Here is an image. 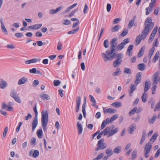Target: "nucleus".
Returning <instances> with one entry per match:
<instances>
[{"label":"nucleus","mask_w":160,"mask_h":160,"mask_svg":"<svg viewBox=\"0 0 160 160\" xmlns=\"http://www.w3.org/2000/svg\"><path fill=\"white\" fill-rule=\"evenodd\" d=\"M145 27L142 32V34L139 35L135 40L136 45L139 44L142 39H144L147 36L149 32L152 29L154 23L152 22V18L148 17L144 23Z\"/></svg>","instance_id":"f257e3e1"},{"label":"nucleus","mask_w":160,"mask_h":160,"mask_svg":"<svg viewBox=\"0 0 160 160\" xmlns=\"http://www.w3.org/2000/svg\"><path fill=\"white\" fill-rule=\"evenodd\" d=\"M117 38H114L111 40L110 42V49L111 50H108L106 51V53H102V56L104 61L106 62L108 60L111 61L114 58L115 56V52H114L115 50V48L117 45Z\"/></svg>","instance_id":"f03ea898"},{"label":"nucleus","mask_w":160,"mask_h":160,"mask_svg":"<svg viewBox=\"0 0 160 160\" xmlns=\"http://www.w3.org/2000/svg\"><path fill=\"white\" fill-rule=\"evenodd\" d=\"M41 123L44 132L47 130V127L48 122V112L47 110H42L41 112Z\"/></svg>","instance_id":"7ed1b4c3"},{"label":"nucleus","mask_w":160,"mask_h":160,"mask_svg":"<svg viewBox=\"0 0 160 160\" xmlns=\"http://www.w3.org/2000/svg\"><path fill=\"white\" fill-rule=\"evenodd\" d=\"M33 111L35 113V116L34 117L32 123V131L33 132L38 125V120L37 115L38 112L37 109V104H36L33 108Z\"/></svg>","instance_id":"20e7f679"},{"label":"nucleus","mask_w":160,"mask_h":160,"mask_svg":"<svg viewBox=\"0 0 160 160\" xmlns=\"http://www.w3.org/2000/svg\"><path fill=\"white\" fill-rule=\"evenodd\" d=\"M152 147V144L150 142H148L144 147V156L146 158L149 156V153Z\"/></svg>","instance_id":"39448f33"},{"label":"nucleus","mask_w":160,"mask_h":160,"mask_svg":"<svg viewBox=\"0 0 160 160\" xmlns=\"http://www.w3.org/2000/svg\"><path fill=\"white\" fill-rule=\"evenodd\" d=\"M104 140L102 139L99 140L97 144L98 147L95 149L96 151L100 149H103L107 147V144L104 142Z\"/></svg>","instance_id":"423d86ee"},{"label":"nucleus","mask_w":160,"mask_h":160,"mask_svg":"<svg viewBox=\"0 0 160 160\" xmlns=\"http://www.w3.org/2000/svg\"><path fill=\"white\" fill-rule=\"evenodd\" d=\"M129 42L128 38H126L123 40L122 42L119 44L117 47L116 49L117 51H120Z\"/></svg>","instance_id":"0eeeda50"},{"label":"nucleus","mask_w":160,"mask_h":160,"mask_svg":"<svg viewBox=\"0 0 160 160\" xmlns=\"http://www.w3.org/2000/svg\"><path fill=\"white\" fill-rule=\"evenodd\" d=\"M114 125H112L109 127H107L105 129H104L102 132L104 136L109 135L111 131L114 128Z\"/></svg>","instance_id":"6e6552de"},{"label":"nucleus","mask_w":160,"mask_h":160,"mask_svg":"<svg viewBox=\"0 0 160 160\" xmlns=\"http://www.w3.org/2000/svg\"><path fill=\"white\" fill-rule=\"evenodd\" d=\"M158 30V27H155L153 29V30L152 33L150 36L149 37V38L148 40V42H151L152 40H153L156 34V33L157 32Z\"/></svg>","instance_id":"1a4fd4ad"},{"label":"nucleus","mask_w":160,"mask_h":160,"mask_svg":"<svg viewBox=\"0 0 160 160\" xmlns=\"http://www.w3.org/2000/svg\"><path fill=\"white\" fill-rule=\"evenodd\" d=\"M41 59L40 58H34L31 60L26 61L25 63L26 64H29L32 63H35L37 62H40Z\"/></svg>","instance_id":"9d476101"},{"label":"nucleus","mask_w":160,"mask_h":160,"mask_svg":"<svg viewBox=\"0 0 160 160\" xmlns=\"http://www.w3.org/2000/svg\"><path fill=\"white\" fill-rule=\"evenodd\" d=\"M42 24H37L28 27V28L32 30H37L40 28L42 26Z\"/></svg>","instance_id":"9b49d317"},{"label":"nucleus","mask_w":160,"mask_h":160,"mask_svg":"<svg viewBox=\"0 0 160 160\" xmlns=\"http://www.w3.org/2000/svg\"><path fill=\"white\" fill-rule=\"evenodd\" d=\"M76 102L77 105L76 106V112H78L79 110V107L81 103V98L79 96H78L76 98Z\"/></svg>","instance_id":"f8f14e48"},{"label":"nucleus","mask_w":160,"mask_h":160,"mask_svg":"<svg viewBox=\"0 0 160 160\" xmlns=\"http://www.w3.org/2000/svg\"><path fill=\"white\" fill-rule=\"evenodd\" d=\"M39 153L38 150H35L34 151L31 150L29 152V155L30 156L32 155L34 158H36L39 156Z\"/></svg>","instance_id":"ddd939ff"},{"label":"nucleus","mask_w":160,"mask_h":160,"mask_svg":"<svg viewBox=\"0 0 160 160\" xmlns=\"http://www.w3.org/2000/svg\"><path fill=\"white\" fill-rule=\"evenodd\" d=\"M8 86L7 82L2 78H0V88L2 89L5 88Z\"/></svg>","instance_id":"4468645a"},{"label":"nucleus","mask_w":160,"mask_h":160,"mask_svg":"<svg viewBox=\"0 0 160 160\" xmlns=\"http://www.w3.org/2000/svg\"><path fill=\"white\" fill-rule=\"evenodd\" d=\"M77 128L78 129V132L79 135L81 134L83 131V128L82 125L81 123L79 122H78L77 124Z\"/></svg>","instance_id":"2eb2a0df"},{"label":"nucleus","mask_w":160,"mask_h":160,"mask_svg":"<svg viewBox=\"0 0 160 160\" xmlns=\"http://www.w3.org/2000/svg\"><path fill=\"white\" fill-rule=\"evenodd\" d=\"M103 112L104 113H113L116 112V110L115 109H112L111 108L106 109L105 108H103Z\"/></svg>","instance_id":"dca6fc26"},{"label":"nucleus","mask_w":160,"mask_h":160,"mask_svg":"<svg viewBox=\"0 0 160 160\" xmlns=\"http://www.w3.org/2000/svg\"><path fill=\"white\" fill-rule=\"evenodd\" d=\"M141 80V74L140 72L136 74V80L134 82L135 84L137 86Z\"/></svg>","instance_id":"f3484780"},{"label":"nucleus","mask_w":160,"mask_h":160,"mask_svg":"<svg viewBox=\"0 0 160 160\" xmlns=\"http://www.w3.org/2000/svg\"><path fill=\"white\" fill-rule=\"evenodd\" d=\"M0 22L1 24V28L3 32L6 33L7 32V30L5 27L3 19L2 18L0 19Z\"/></svg>","instance_id":"a211bd4d"},{"label":"nucleus","mask_w":160,"mask_h":160,"mask_svg":"<svg viewBox=\"0 0 160 160\" xmlns=\"http://www.w3.org/2000/svg\"><path fill=\"white\" fill-rule=\"evenodd\" d=\"M28 81V78L25 77H22L18 81V84L21 85L25 83Z\"/></svg>","instance_id":"6ab92c4d"},{"label":"nucleus","mask_w":160,"mask_h":160,"mask_svg":"<svg viewBox=\"0 0 160 160\" xmlns=\"http://www.w3.org/2000/svg\"><path fill=\"white\" fill-rule=\"evenodd\" d=\"M122 59L117 58L113 63V66L114 68H116L118 65H120L122 62Z\"/></svg>","instance_id":"aec40b11"},{"label":"nucleus","mask_w":160,"mask_h":160,"mask_svg":"<svg viewBox=\"0 0 160 160\" xmlns=\"http://www.w3.org/2000/svg\"><path fill=\"white\" fill-rule=\"evenodd\" d=\"M154 4H152V3H150L149 4V7L147 8H146V14L148 15L149 14V12H152V8L154 7Z\"/></svg>","instance_id":"412c9836"},{"label":"nucleus","mask_w":160,"mask_h":160,"mask_svg":"<svg viewBox=\"0 0 160 160\" xmlns=\"http://www.w3.org/2000/svg\"><path fill=\"white\" fill-rule=\"evenodd\" d=\"M62 8V6H60L56 8V9L54 10L53 9H50L49 12V13L50 14L53 15L54 14L58 12Z\"/></svg>","instance_id":"4be33fe9"},{"label":"nucleus","mask_w":160,"mask_h":160,"mask_svg":"<svg viewBox=\"0 0 160 160\" xmlns=\"http://www.w3.org/2000/svg\"><path fill=\"white\" fill-rule=\"evenodd\" d=\"M136 128V126L134 124H132L128 128V131L130 134L133 133V131L135 130Z\"/></svg>","instance_id":"5701e85b"},{"label":"nucleus","mask_w":160,"mask_h":160,"mask_svg":"<svg viewBox=\"0 0 160 160\" xmlns=\"http://www.w3.org/2000/svg\"><path fill=\"white\" fill-rule=\"evenodd\" d=\"M133 45H131L129 46L128 47L126 53L129 57H130L132 55V53H131V52L132 50L133 49Z\"/></svg>","instance_id":"b1692460"},{"label":"nucleus","mask_w":160,"mask_h":160,"mask_svg":"<svg viewBox=\"0 0 160 160\" xmlns=\"http://www.w3.org/2000/svg\"><path fill=\"white\" fill-rule=\"evenodd\" d=\"M136 85L133 84H131L130 88V89L129 92V95L131 96L132 95V93L135 90L136 88Z\"/></svg>","instance_id":"393cba45"},{"label":"nucleus","mask_w":160,"mask_h":160,"mask_svg":"<svg viewBox=\"0 0 160 160\" xmlns=\"http://www.w3.org/2000/svg\"><path fill=\"white\" fill-rule=\"evenodd\" d=\"M42 100H49L50 99V96L48 94L45 93L41 94L40 96Z\"/></svg>","instance_id":"a878e982"},{"label":"nucleus","mask_w":160,"mask_h":160,"mask_svg":"<svg viewBox=\"0 0 160 160\" xmlns=\"http://www.w3.org/2000/svg\"><path fill=\"white\" fill-rule=\"evenodd\" d=\"M158 136V133L157 132H155L153 134L150 140V141L152 142L151 144L155 142V140L157 139Z\"/></svg>","instance_id":"bb28decb"},{"label":"nucleus","mask_w":160,"mask_h":160,"mask_svg":"<svg viewBox=\"0 0 160 160\" xmlns=\"http://www.w3.org/2000/svg\"><path fill=\"white\" fill-rule=\"evenodd\" d=\"M105 153L107 154V155L109 157L112 155L113 154L112 149L110 148H108L106 149Z\"/></svg>","instance_id":"cd10ccee"},{"label":"nucleus","mask_w":160,"mask_h":160,"mask_svg":"<svg viewBox=\"0 0 160 160\" xmlns=\"http://www.w3.org/2000/svg\"><path fill=\"white\" fill-rule=\"evenodd\" d=\"M121 73V71L119 68H117L115 72H114L112 73L113 76L115 77L119 75Z\"/></svg>","instance_id":"c85d7f7f"},{"label":"nucleus","mask_w":160,"mask_h":160,"mask_svg":"<svg viewBox=\"0 0 160 160\" xmlns=\"http://www.w3.org/2000/svg\"><path fill=\"white\" fill-rule=\"evenodd\" d=\"M145 49V47L143 46L142 47L138 54V57L140 58L143 55V52Z\"/></svg>","instance_id":"c756f323"},{"label":"nucleus","mask_w":160,"mask_h":160,"mask_svg":"<svg viewBox=\"0 0 160 160\" xmlns=\"http://www.w3.org/2000/svg\"><path fill=\"white\" fill-rule=\"evenodd\" d=\"M38 137L39 138H41L43 136V132L42 129H38L37 132Z\"/></svg>","instance_id":"7c9ffc66"},{"label":"nucleus","mask_w":160,"mask_h":160,"mask_svg":"<svg viewBox=\"0 0 160 160\" xmlns=\"http://www.w3.org/2000/svg\"><path fill=\"white\" fill-rule=\"evenodd\" d=\"M146 133L145 132H143L142 134V136L141 138L139 144L140 145H142L143 142L146 139Z\"/></svg>","instance_id":"2f4dec72"},{"label":"nucleus","mask_w":160,"mask_h":160,"mask_svg":"<svg viewBox=\"0 0 160 160\" xmlns=\"http://www.w3.org/2000/svg\"><path fill=\"white\" fill-rule=\"evenodd\" d=\"M10 95L11 97L13 98L19 96L18 94L17 93V92L14 90H12Z\"/></svg>","instance_id":"473e14b6"},{"label":"nucleus","mask_w":160,"mask_h":160,"mask_svg":"<svg viewBox=\"0 0 160 160\" xmlns=\"http://www.w3.org/2000/svg\"><path fill=\"white\" fill-rule=\"evenodd\" d=\"M157 118V115L156 114L154 115L152 118L148 120L149 123L150 124H152L156 120Z\"/></svg>","instance_id":"72a5a7b5"},{"label":"nucleus","mask_w":160,"mask_h":160,"mask_svg":"<svg viewBox=\"0 0 160 160\" xmlns=\"http://www.w3.org/2000/svg\"><path fill=\"white\" fill-rule=\"evenodd\" d=\"M79 27L77 28L76 29L72 30L71 31H69L68 32V33L69 34H73L76 33L79 31Z\"/></svg>","instance_id":"f704fd0d"},{"label":"nucleus","mask_w":160,"mask_h":160,"mask_svg":"<svg viewBox=\"0 0 160 160\" xmlns=\"http://www.w3.org/2000/svg\"><path fill=\"white\" fill-rule=\"evenodd\" d=\"M118 129L117 128H116L114 129H112L110 133H109V135H108V137L112 136L114 134L118 131Z\"/></svg>","instance_id":"c9c22d12"},{"label":"nucleus","mask_w":160,"mask_h":160,"mask_svg":"<svg viewBox=\"0 0 160 160\" xmlns=\"http://www.w3.org/2000/svg\"><path fill=\"white\" fill-rule=\"evenodd\" d=\"M150 88L149 82L147 81H146L145 83V86L144 88V92H146Z\"/></svg>","instance_id":"e433bc0d"},{"label":"nucleus","mask_w":160,"mask_h":160,"mask_svg":"<svg viewBox=\"0 0 160 160\" xmlns=\"http://www.w3.org/2000/svg\"><path fill=\"white\" fill-rule=\"evenodd\" d=\"M155 50V48L154 47H153L149 51V54H148V57L149 58V62H150V60L151 58L153 55L154 51Z\"/></svg>","instance_id":"4c0bfd02"},{"label":"nucleus","mask_w":160,"mask_h":160,"mask_svg":"<svg viewBox=\"0 0 160 160\" xmlns=\"http://www.w3.org/2000/svg\"><path fill=\"white\" fill-rule=\"evenodd\" d=\"M138 69L141 71H143L145 69V65L144 63H141L138 65Z\"/></svg>","instance_id":"58836bf2"},{"label":"nucleus","mask_w":160,"mask_h":160,"mask_svg":"<svg viewBox=\"0 0 160 160\" xmlns=\"http://www.w3.org/2000/svg\"><path fill=\"white\" fill-rule=\"evenodd\" d=\"M147 93L146 92H144L142 97V99L143 102H146L147 98Z\"/></svg>","instance_id":"ea45409f"},{"label":"nucleus","mask_w":160,"mask_h":160,"mask_svg":"<svg viewBox=\"0 0 160 160\" xmlns=\"http://www.w3.org/2000/svg\"><path fill=\"white\" fill-rule=\"evenodd\" d=\"M135 17L134 19L133 18V19L131 20L129 22L128 26V28H131L133 25L135 20Z\"/></svg>","instance_id":"a19ab883"},{"label":"nucleus","mask_w":160,"mask_h":160,"mask_svg":"<svg viewBox=\"0 0 160 160\" xmlns=\"http://www.w3.org/2000/svg\"><path fill=\"white\" fill-rule=\"evenodd\" d=\"M121 148L120 146H118L115 148L114 150V152L116 153H119L121 151Z\"/></svg>","instance_id":"79ce46f5"},{"label":"nucleus","mask_w":160,"mask_h":160,"mask_svg":"<svg viewBox=\"0 0 160 160\" xmlns=\"http://www.w3.org/2000/svg\"><path fill=\"white\" fill-rule=\"evenodd\" d=\"M132 160H134L136 158L137 156V152L136 150H134L132 154Z\"/></svg>","instance_id":"37998d69"},{"label":"nucleus","mask_w":160,"mask_h":160,"mask_svg":"<svg viewBox=\"0 0 160 160\" xmlns=\"http://www.w3.org/2000/svg\"><path fill=\"white\" fill-rule=\"evenodd\" d=\"M121 103L120 102H117L113 103L112 105L116 108H119L121 106Z\"/></svg>","instance_id":"c03bdc74"},{"label":"nucleus","mask_w":160,"mask_h":160,"mask_svg":"<svg viewBox=\"0 0 160 160\" xmlns=\"http://www.w3.org/2000/svg\"><path fill=\"white\" fill-rule=\"evenodd\" d=\"M120 28V26L119 25H117L116 26L114 27L111 29V31L112 32H115L118 30H119V29Z\"/></svg>","instance_id":"a18cd8bd"},{"label":"nucleus","mask_w":160,"mask_h":160,"mask_svg":"<svg viewBox=\"0 0 160 160\" xmlns=\"http://www.w3.org/2000/svg\"><path fill=\"white\" fill-rule=\"evenodd\" d=\"M159 57V53L157 52L153 59V61L154 62H155L156 61L158 60V58Z\"/></svg>","instance_id":"49530a36"},{"label":"nucleus","mask_w":160,"mask_h":160,"mask_svg":"<svg viewBox=\"0 0 160 160\" xmlns=\"http://www.w3.org/2000/svg\"><path fill=\"white\" fill-rule=\"evenodd\" d=\"M104 153H100L96 158L93 159V160H99L103 157Z\"/></svg>","instance_id":"de8ad7c7"},{"label":"nucleus","mask_w":160,"mask_h":160,"mask_svg":"<svg viewBox=\"0 0 160 160\" xmlns=\"http://www.w3.org/2000/svg\"><path fill=\"white\" fill-rule=\"evenodd\" d=\"M128 32V30L127 29H124L122 33L121 34V35L122 37H123L125 36L127 34V33Z\"/></svg>","instance_id":"09e8293b"},{"label":"nucleus","mask_w":160,"mask_h":160,"mask_svg":"<svg viewBox=\"0 0 160 160\" xmlns=\"http://www.w3.org/2000/svg\"><path fill=\"white\" fill-rule=\"evenodd\" d=\"M13 98L18 103H21L22 101L19 96H17L16 97L14 98Z\"/></svg>","instance_id":"8fccbe9b"},{"label":"nucleus","mask_w":160,"mask_h":160,"mask_svg":"<svg viewBox=\"0 0 160 160\" xmlns=\"http://www.w3.org/2000/svg\"><path fill=\"white\" fill-rule=\"evenodd\" d=\"M104 46L106 48H107L108 47V39L105 40L104 41Z\"/></svg>","instance_id":"3c124183"},{"label":"nucleus","mask_w":160,"mask_h":160,"mask_svg":"<svg viewBox=\"0 0 160 160\" xmlns=\"http://www.w3.org/2000/svg\"><path fill=\"white\" fill-rule=\"evenodd\" d=\"M118 58L121 59L123 57V54L122 53H119L118 54H116L115 52V56L114 57Z\"/></svg>","instance_id":"603ef678"},{"label":"nucleus","mask_w":160,"mask_h":160,"mask_svg":"<svg viewBox=\"0 0 160 160\" xmlns=\"http://www.w3.org/2000/svg\"><path fill=\"white\" fill-rule=\"evenodd\" d=\"M137 109V108L136 107H134L129 112V114L130 115H133L135 113V112H136Z\"/></svg>","instance_id":"864d4df0"},{"label":"nucleus","mask_w":160,"mask_h":160,"mask_svg":"<svg viewBox=\"0 0 160 160\" xmlns=\"http://www.w3.org/2000/svg\"><path fill=\"white\" fill-rule=\"evenodd\" d=\"M62 23L64 25H68L70 24L71 22L69 20L66 19L63 20Z\"/></svg>","instance_id":"5fc2aeb1"},{"label":"nucleus","mask_w":160,"mask_h":160,"mask_svg":"<svg viewBox=\"0 0 160 160\" xmlns=\"http://www.w3.org/2000/svg\"><path fill=\"white\" fill-rule=\"evenodd\" d=\"M61 82L58 80H55L53 81V84L54 86H57L60 84Z\"/></svg>","instance_id":"6e6d98bb"},{"label":"nucleus","mask_w":160,"mask_h":160,"mask_svg":"<svg viewBox=\"0 0 160 160\" xmlns=\"http://www.w3.org/2000/svg\"><path fill=\"white\" fill-rule=\"evenodd\" d=\"M124 73L126 74H130L131 73V70L130 69L126 68L124 69Z\"/></svg>","instance_id":"4d7b16f0"},{"label":"nucleus","mask_w":160,"mask_h":160,"mask_svg":"<svg viewBox=\"0 0 160 160\" xmlns=\"http://www.w3.org/2000/svg\"><path fill=\"white\" fill-rule=\"evenodd\" d=\"M160 110V102H159L155 106L154 109V111L155 112L157 110Z\"/></svg>","instance_id":"13d9d810"},{"label":"nucleus","mask_w":160,"mask_h":160,"mask_svg":"<svg viewBox=\"0 0 160 160\" xmlns=\"http://www.w3.org/2000/svg\"><path fill=\"white\" fill-rule=\"evenodd\" d=\"M153 80V82L152 83V85H156V84H157L158 82H159V83L160 84V78H159V80H157V79H152Z\"/></svg>","instance_id":"bf43d9fd"},{"label":"nucleus","mask_w":160,"mask_h":160,"mask_svg":"<svg viewBox=\"0 0 160 160\" xmlns=\"http://www.w3.org/2000/svg\"><path fill=\"white\" fill-rule=\"evenodd\" d=\"M62 46L61 44V43L59 41L58 42L57 49L58 50H60L62 49Z\"/></svg>","instance_id":"052dcab7"},{"label":"nucleus","mask_w":160,"mask_h":160,"mask_svg":"<svg viewBox=\"0 0 160 160\" xmlns=\"http://www.w3.org/2000/svg\"><path fill=\"white\" fill-rule=\"evenodd\" d=\"M7 48L9 49H14L15 48L14 45L12 44H8L7 46Z\"/></svg>","instance_id":"680f3d73"},{"label":"nucleus","mask_w":160,"mask_h":160,"mask_svg":"<svg viewBox=\"0 0 160 160\" xmlns=\"http://www.w3.org/2000/svg\"><path fill=\"white\" fill-rule=\"evenodd\" d=\"M153 86L152 88L151 89H152V94H153L155 93V90L157 88L156 85H153Z\"/></svg>","instance_id":"e2e57ef3"},{"label":"nucleus","mask_w":160,"mask_h":160,"mask_svg":"<svg viewBox=\"0 0 160 160\" xmlns=\"http://www.w3.org/2000/svg\"><path fill=\"white\" fill-rule=\"evenodd\" d=\"M160 8L159 7H157L156 8L154 11V14L156 15H157L158 14V12L159 11Z\"/></svg>","instance_id":"0e129e2a"},{"label":"nucleus","mask_w":160,"mask_h":160,"mask_svg":"<svg viewBox=\"0 0 160 160\" xmlns=\"http://www.w3.org/2000/svg\"><path fill=\"white\" fill-rule=\"evenodd\" d=\"M118 117V115L117 114H115L112 116L111 118V121L112 122L116 120Z\"/></svg>","instance_id":"69168bd1"},{"label":"nucleus","mask_w":160,"mask_h":160,"mask_svg":"<svg viewBox=\"0 0 160 160\" xmlns=\"http://www.w3.org/2000/svg\"><path fill=\"white\" fill-rule=\"evenodd\" d=\"M160 154V148L158 150L154 155V158H158Z\"/></svg>","instance_id":"338daca9"},{"label":"nucleus","mask_w":160,"mask_h":160,"mask_svg":"<svg viewBox=\"0 0 160 160\" xmlns=\"http://www.w3.org/2000/svg\"><path fill=\"white\" fill-rule=\"evenodd\" d=\"M39 83V82L38 80H34L33 83V86L34 87H36Z\"/></svg>","instance_id":"774afa93"}]
</instances>
